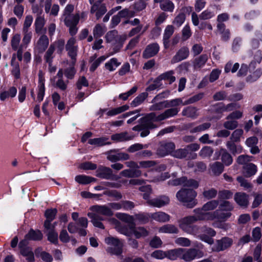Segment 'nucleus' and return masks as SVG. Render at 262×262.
I'll return each mask as SVG.
<instances>
[{
	"mask_svg": "<svg viewBox=\"0 0 262 262\" xmlns=\"http://www.w3.org/2000/svg\"><path fill=\"white\" fill-rule=\"evenodd\" d=\"M197 193L191 189L182 188L176 193L177 199L187 208H192L198 204Z\"/></svg>",
	"mask_w": 262,
	"mask_h": 262,
	"instance_id": "obj_1",
	"label": "nucleus"
},
{
	"mask_svg": "<svg viewBox=\"0 0 262 262\" xmlns=\"http://www.w3.org/2000/svg\"><path fill=\"white\" fill-rule=\"evenodd\" d=\"M159 122L161 121L159 119V115H157L155 112L148 113L140 118L139 123H142V125L144 128V130L141 132L140 136L142 137L147 136L150 133V129H155L158 127L155 122Z\"/></svg>",
	"mask_w": 262,
	"mask_h": 262,
	"instance_id": "obj_2",
	"label": "nucleus"
},
{
	"mask_svg": "<svg viewBox=\"0 0 262 262\" xmlns=\"http://www.w3.org/2000/svg\"><path fill=\"white\" fill-rule=\"evenodd\" d=\"M196 222L194 215L184 217L178 221L180 228L188 234L196 235L200 233V227L193 225Z\"/></svg>",
	"mask_w": 262,
	"mask_h": 262,
	"instance_id": "obj_3",
	"label": "nucleus"
},
{
	"mask_svg": "<svg viewBox=\"0 0 262 262\" xmlns=\"http://www.w3.org/2000/svg\"><path fill=\"white\" fill-rule=\"evenodd\" d=\"M105 243L110 246L106 251L112 255H119L122 253L123 243L118 238L108 236L104 239Z\"/></svg>",
	"mask_w": 262,
	"mask_h": 262,
	"instance_id": "obj_4",
	"label": "nucleus"
},
{
	"mask_svg": "<svg viewBox=\"0 0 262 262\" xmlns=\"http://www.w3.org/2000/svg\"><path fill=\"white\" fill-rule=\"evenodd\" d=\"M181 259L186 262H190L197 258H201L204 256L203 252L200 250L195 248L184 249L182 248Z\"/></svg>",
	"mask_w": 262,
	"mask_h": 262,
	"instance_id": "obj_5",
	"label": "nucleus"
},
{
	"mask_svg": "<svg viewBox=\"0 0 262 262\" xmlns=\"http://www.w3.org/2000/svg\"><path fill=\"white\" fill-rule=\"evenodd\" d=\"M64 25L69 28V33L71 35H74L77 32V25L78 24L80 16L78 13L68 16L62 17Z\"/></svg>",
	"mask_w": 262,
	"mask_h": 262,
	"instance_id": "obj_6",
	"label": "nucleus"
},
{
	"mask_svg": "<svg viewBox=\"0 0 262 262\" xmlns=\"http://www.w3.org/2000/svg\"><path fill=\"white\" fill-rule=\"evenodd\" d=\"M216 232L212 228L206 226L200 227V233L196 236L201 240L211 245L213 243V239L211 237L214 236Z\"/></svg>",
	"mask_w": 262,
	"mask_h": 262,
	"instance_id": "obj_7",
	"label": "nucleus"
},
{
	"mask_svg": "<svg viewBox=\"0 0 262 262\" xmlns=\"http://www.w3.org/2000/svg\"><path fill=\"white\" fill-rule=\"evenodd\" d=\"M176 146L172 142L162 141L159 143L156 150V154L160 157H165L172 153Z\"/></svg>",
	"mask_w": 262,
	"mask_h": 262,
	"instance_id": "obj_8",
	"label": "nucleus"
},
{
	"mask_svg": "<svg viewBox=\"0 0 262 262\" xmlns=\"http://www.w3.org/2000/svg\"><path fill=\"white\" fill-rule=\"evenodd\" d=\"M105 154L107 155V159L112 162H115L120 160H126L130 158L128 154L119 152L118 149L110 150Z\"/></svg>",
	"mask_w": 262,
	"mask_h": 262,
	"instance_id": "obj_9",
	"label": "nucleus"
},
{
	"mask_svg": "<svg viewBox=\"0 0 262 262\" xmlns=\"http://www.w3.org/2000/svg\"><path fill=\"white\" fill-rule=\"evenodd\" d=\"M96 172V176L102 179L112 180H117L119 179L118 176L114 175L112 169L107 167L99 166Z\"/></svg>",
	"mask_w": 262,
	"mask_h": 262,
	"instance_id": "obj_10",
	"label": "nucleus"
},
{
	"mask_svg": "<svg viewBox=\"0 0 262 262\" xmlns=\"http://www.w3.org/2000/svg\"><path fill=\"white\" fill-rule=\"evenodd\" d=\"M91 213L95 214L98 216H111L113 215V212L111 208L106 205H94L91 207Z\"/></svg>",
	"mask_w": 262,
	"mask_h": 262,
	"instance_id": "obj_11",
	"label": "nucleus"
},
{
	"mask_svg": "<svg viewBox=\"0 0 262 262\" xmlns=\"http://www.w3.org/2000/svg\"><path fill=\"white\" fill-rule=\"evenodd\" d=\"M170 199L166 195H160L148 201L147 204L150 206L160 208L169 203Z\"/></svg>",
	"mask_w": 262,
	"mask_h": 262,
	"instance_id": "obj_12",
	"label": "nucleus"
},
{
	"mask_svg": "<svg viewBox=\"0 0 262 262\" xmlns=\"http://www.w3.org/2000/svg\"><path fill=\"white\" fill-rule=\"evenodd\" d=\"M233 243L232 238L224 237L220 240H217L214 247V250L217 252L224 251L231 246Z\"/></svg>",
	"mask_w": 262,
	"mask_h": 262,
	"instance_id": "obj_13",
	"label": "nucleus"
},
{
	"mask_svg": "<svg viewBox=\"0 0 262 262\" xmlns=\"http://www.w3.org/2000/svg\"><path fill=\"white\" fill-rule=\"evenodd\" d=\"M189 55V50L188 47H183L181 48L172 57L170 62L174 64L184 59H186Z\"/></svg>",
	"mask_w": 262,
	"mask_h": 262,
	"instance_id": "obj_14",
	"label": "nucleus"
},
{
	"mask_svg": "<svg viewBox=\"0 0 262 262\" xmlns=\"http://www.w3.org/2000/svg\"><path fill=\"white\" fill-rule=\"evenodd\" d=\"M159 49L160 47L157 43H150L146 46L143 52L142 57L145 59L151 58L157 54Z\"/></svg>",
	"mask_w": 262,
	"mask_h": 262,
	"instance_id": "obj_15",
	"label": "nucleus"
},
{
	"mask_svg": "<svg viewBox=\"0 0 262 262\" xmlns=\"http://www.w3.org/2000/svg\"><path fill=\"white\" fill-rule=\"evenodd\" d=\"M107 10L104 4L100 2H96L92 6L91 13H96L97 19H99L103 15H104Z\"/></svg>",
	"mask_w": 262,
	"mask_h": 262,
	"instance_id": "obj_16",
	"label": "nucleus"
},
{
	"mask_svg": "<svg viewBox=\"0 0 262 262\" xmlns=\"http://www.w3.org/2000/svg\"><path fill=\"white\" fill-rule=\"evenodd\" d=\"M221 209H217L214 211L210 212V220L215 219L220 222H225L231 216V212H223Z\"/></svg>",
	"mask_w": 262,
	"mask_h": 262,
	"instance_id": "obj_17",
	"label": "nucleus"
},
{
	"mask_svg": "<svg viewBox=\"0 0 262 262\" xmlns=\"http://www.w3.org/2000/svg\"><path fill=\"white\" fill-rule=\"evenodd\" d=\"M116 216L118 219L127 223L128 228L130 230H133L135 229L136 224L134 222V215L133 216L124 213H118L116 214Z\"/></svg>",
	"mask_w": 262,
	"mask_h": 262,
	"instance_id": "obj_18",
	"label": "nucleus"
},
{
	"mask_svg": "<svg viewBox=\"0 0 262 262\" xmlns=\"http://www.w3.org/2000/svg\"><path fill=\"white\" fill-rule=\"evenodd\" d=\"M245 143L246 145L250 148V151L252 154H258L260 150L257 145L258 143V139L257 137L253 136L247 139Z\"/></svg>",
	"mask_w": 262,
	"mask_h": 262,
	"instance_id": "obj_19",
	"label": "nucleus"
},
{
	"mask_svg": "<svg viewBox=\"0 0 262 262\" xmlns=\"http://www.w3.org/2000/svg\"><path fill=\"white\" fill-rule=\"evenodd\" d=\"M49 44V40L48 37L45 34H42L37 41L36 48L39 53H43L47 49Z\"/></svg>",
	"mask_w": 262,
	"mask_h": 262,
	"instance_id": "obj_20",
	"label": "nucleus"
},
{
	"mask_svg": "<svg viewBox=\"0 0 262 262\" xmlns=\"http://www.w3.org/2000/svg\"><path fill=\"white\" fill-rule=\"evenodd\" d=\"M174 32V27L172 25H168L166 27L163 38L164 47L167 49L169 47V38Z\"/></svg>",
	"mask_w": 262,
	"mask_h": 262,
	"instance_id": "obj_21",
	"label": "nucleus"
},
{
	"mask_svg": "<svg viewBox=\"0 0 262 262\" xmlns=\"http://www.w3.org/2000/svg\"><path fill=\"white\" fill-rule=\"evenodd\" d=\"M182 115L186 117L195 119L199 116V114L198 109L196 107L189 106L183 109Z\"/></svg>",
	"mask_w": 262,
	"mask_h": 262,
	"instance_id": "obj_22",
	"label": "nucleus"
},
{
	"mask_svg": "<svg viewBox=\"0 0 262 262\" xmlns=\"http://www.w3.org/2000/svg\"><path fill=\"white\" fill-rule=\"evenodd\" d=\"M45 24V20L44 18L40 15H38L35 21V32L36 33H46L47 30L46 28H43Z\"/></svg>",
	"mask_w": 262,
	"mask_h": 262,
	"instance_id": "obj_23",
	"label": "nucleus"
},
{
	"mask_svg": "<svg viewBox=\"0 0 262 262\" xmlns=\"http://www.w3.org/2000/svg\"><path fill=\"white\" fill-rule=\"evenodd\" d=\"M151 219L158 222L165 223L168 222L170 217L164 212L158 211L151 213Z\"/></svg>",
	"mask_w": 262,
	"mask_h": 262,
	"instance_id": "obj_24",
	"label": "nucleus"
},
{
	"mask_svg": "<svg viewBox=\"0 0 262 262\" xmlns=\"http://www.w3.org/2000/svg\"><path fill=\"white\" fill-rule=\"evenodd\" d=\"M158 231L162 233L177 234L179 233V230L174 225L165 224L160 227L158 229Z\"/></svg>",
	"mask_w": 262,
	"mask_h": 262,
	"instance_id": "obj_25",
	"label": "nucleus"
},
{
	"mask_svg": "<svg viewBox=\"0 0 262 262\" xmlns=\"http://www.w3.org/2000/svg\"><path fill=\"white\" fill-rule=\"evenodd\" d=\"M257 170V166L252 163H247L243 168V173L246 177H250L254 175Z\"/></svg>",
	"mask_w": 262,
	"mask_h": 262,
	"instance_id": "obj_26",
	"label": "nucleus"
},
{
	"mask_svg": "<svg viewBox=\"0 0 262 262\" xmlns=\"http://www.w3.org/2000/svg\"><path fill=\"white\" fill-rule=\"evenodd\" d=\"M195 215L194 218L196 222L198 221L210 220V212H205L202 208H196L193 210Z\"/></svg>",
	"mask_w": 262,
	"mask_h": 262,
	"instance_id": "obj_27",
	"label": "nucleus"
},
{
	"mask_svg": "<svg viewBox=\"0 0 262 262\" xmlns=\"http://www.w3.org/2000/svg\"><path fill=\"white\" fill-rule=\"evenodd\" d=\"M182 252V249L181 248H178L166 251V258H167L168 259L171 260H174L178 258L181 259Z\"/></svg>",
	"mask_w": 262,
	"mask_h": 262,
	"instance_id": "obj_28",
	"label": "nucleus"
},
{
	"mask_svg": "<svg viewBox=\"0 0 262 262\" xmlns=\"http://www.w3.org/2000/svg\"><path fill=\"white\" fill-rule=\"evenodd\" d=\"M234 200L241 206L246 207L248 204V195L244 192H237L234 195Z\"/></svg>",
	"mask_w": 262,
	"mask_h": 262,
	"instance_id": "obj_29",
	"label": "nucleus"
},
{
	"mask_svg": "<svg viewBox=\"0 0 262 262\" xmlns=\"http://www.w3.org/2000/svg\"><path fill=\"white\" fill-rule=\"evenodd\" d=\"M68 230L71 233L78 232L80 236H85L87 234L86 230L83 228H80L77 223H70L68 226Z\"/></svg>",
	"mask_w": 262,
	"mask_h": 262,
	"instance_id": "obj_30",
	"label": "nucleus"
},
{
	"mask_svg": "<svg viewBox=\"0 0 262 262\" xmlns=\"http://www.w3.org/2000/svg\"><path fill=\"white\" fill-rule=\"evenodd\" d=\"M88 216L91 219V222L95 227L102 229H104V225L101 222V221H103L104 220L103 216H98L97 215L92 213H88Z\"/></svg>",
	"mask_w": 262,
	"mask_h": 262,
	"instance_id": "obj_31",
	"label": "nucleus"
},
{
	"mask_svg": "<svg viewBox=\"0 0 262 262\" xmlns=\"http://www.w3.org/2000/svg\"><path fill=\"white\" fill-rule=\"evenodd\" d=\"M179 112L177 108H170L166 110L163 113L159 114V119L161 122L170 117L176 116Z\"/></svg>",
	"mask_w": 262,
	"mask_h": 262,
	"instance_id": "obj_32",
	"label": "nucleus"
},
{
	"mask_svg": "<svg viewBox=\"0 0 262 262\" xmlns=\"http://www.w3.org/2000/svg\"><path fill=\"white\" fill-rule=\"evenodd\" d=\"M236 143L231 140H229L226 142L227 148L233 155L240 154L243 150L242 147L240 145L236 144Z\"/></svg>",
	"mask_w": 262,
	"mask_h": 262,
	"instance_id": "obj_33",
	"label": "nucleus"
},
{
	"mask_svg": "<svg viewBox=\"0 0 262 262\" xmlns=\"http://www.w3.org/2000/svg\"><path fill=\"white\" fill-rule=\"evenodd\" d=\"M219 154L221 156V160L226 166L231 165L233 162V159L231 155L224 148H221Z\"/></svg>",
	"mask_w": 262,
	"mask_h": 262,
	"instance_id": "obj_34",
	"label": "nucleus"
},
{
	"mask_svg": "<svg viewBox=\"0 0 262 262\" xmlns=\"http://www.w3.org/2000/svg\"><path fill=\"white\" fill-rule=\"evenodd\" d=\"M127 36L126 35H122L120 36L119 40H116L113 41L111 45L113 48V54L118 52L122 48L124 42L126 40Z\"/></svg>",
	"mask_w": 262,
	"mask_h": 262,
	"instance_id": "obj_35",
	"label": "nucleus"
},
{
	"mask_svg": "<svg viewBox=\"0 0 262 262\" xmlns=\"http://www.w3.org/2000/svg\"><path fill=\"white\" fill-rule=\"evenodd\" d=\"M174 74V71L172 70H170L161 74L157 78L158 79V80L160 81V82L162 80H167L169 81V84H171L176 80V77L175 76H173Z\"/></svg>",
	"mask_w": 262,
	"mask_h": 262,
	"instance_id": "obj_36",
	"label": "nucleus"
},
{
	"mask_svg": "<svg viewBox=\"0 0 262 262\" xmlns=\"http://www.w3.org/2000/svg\"><path fill=\"white\" fill-rule=\"evenodd\" d=\"M151 218V214L145 212H141L134 215L135 220L141 224H145L149 222Z\"/></svg>",
	"mask_w": 262,
	"mask_h": 262,
	"instance_id": "obj_37",
	"label": "nucleus"
},
{
	"mask_svg": "<svg viewBox=\"0 0 262 262\" xmlns=\"http://www.w3.org/2000/svg\"><path fill=\"white\" fill-rule=\"evenodd\" d=\"M133 136H129L127 132H122L119 134H116L112 135L111 139L118 142L128 141L133 139Z\"/></svg>",
	"mask_w": 262,
	"mask_h": 262,
	"instance_id": "obj_38",
	"label": "nucleus"
},
{
	"mask_svg": "<svg viewBox=\"0 0 262 262\" xmlns=\"http://www.w3.org/2000/svg\"><path fill=\"white\" fill-rule=\"evenodd\" d=\"M208 60L206 54H202L194 60L193 65L195 69H199L203 67Z\"/></svg>",
	"mask_w": 262,
	"mask_h": 262,
	"instance_id": "obj_39",
	"label": "nucleus"
},
{
	"mask_svg": "<svg viewBox=\"0 0 262 262\" xmlns=\"http://www.w3.org/2000/svg\"><path fill=\"white\" fill-rule=\"evenodd\" d=\"M11 65L13 67L12 70V73L16 79H18L20 77V68L19 63L16 61V55L14 54L11 61Z\"/></svg>",
	"mask_w": 262,
	"mask_h": 262,
	"instance_id": "obj_40",
	"label": "nucleus"
},
{
	"mask_svg": "<svg viewBox=\"0 0 262 262\" xmlns=\"http://www.w3.org/2000/svg\"><path fill=\"white\" fill-rule=\"evenodd\" d=\"M120 173L125 177L135 178L140 177L141 175V171L137 168L129 169L122 170Z\"/></svg>",
	"mask_w": 262,
	"mask_h": 262,
	"instance_id": "obj_41",
	"label": "nucleus"
},
{
	"mask_svg": "<svg viewBox=\"0 0 262 262\" xmlns=\"http://www.w3.org/2000/svg\"><path fill=\"white\" fill-rule=\"evenodd\" d=\"M43 235L40 230H34L31 229L26 235V238L29 240L40 241L42 238Z\"/></svg>",
	"mask_w": 262,
	"mask_h": 262,
	"instance_id": "obj_42",
	"label": "nucleus"
},
{
	"mask_svg": "<svg viewBox=\"0 0 262 262\" xmlns=\"http://www.w3.org/2000/svg\"><path fill=\"white\" fill-rule=\"evenodd\" d=\"M108 138L106 137H101L90 139L88 143L90 144L102 146L107 144H110L111 142H107Z\"/></svg>",
	"mask_w": 262,
	"mask_h": 262,
	"instance_id": "obj_43",
	"label": "nucleus"
},
{
	"mask_svg": "<svg viewBox=\"0 0 262 262\" xmlns=\"http://www.w3.org/2000/svg\"><path fill=\"white\" fill-rule=\"evenodd\" d=\"M148 94L147 92H143L137 96L131 102L132 107H136L142 104L147 98Z\"/></svg>",
	"mask_w": 262,
	"mask_h": 262,
	"instance_id": "obj_44",
	"label": "nucleus"
},
{
	"mask_svg": "<svg viewBox=\"0 0 262 262\" xmlns=\"http://www.w3.org/2000/svg\"><path fill=\"white\" fill-rule=\"evenodd\" d=\"M120 35H118V32L116 30L108 31L105 35V38L107 43H112L115 40H119L120 38Z\"/></svg>",
	"mask_w": 262,
	"mask_h": 262,
	"instance_id": "obj_45",
	"label": "nucleus"
},
{
	"mask_svg": "<svg viewBox=\"0 0 262 262\" xmlns=\"http://www.w3.org/2000/svg\"><path fill=\"white\" fill-rule=\"evenodd\" d=\"M75 180L77 183L81 184H88L96 180L94 178L84 175L77 176Z\"/></svg>",
	"mask_w": 262,
	"mask_h": 262,
	"instance_id": "obj_46",
	"label": "nucleus"
},
{
	"mask_svg": "<svg viewBox=\"0 0 262 262\" xmlns=\"http://www.w3.org/2000/svg\"><path fill=\"white\" fill-rule=\"evenodd\" d=\"M152 104L149 107V110L150 111H160L167 107V101L166 100L151 102Z\"/></svg>",
	"mask_w": 262,
	"mask_h": 262,
	"instance_id": "obj_47",
	"label": "nucleus"
},
{
	"mask_svg": "<svg viewBox=\"0 0 262 262\" xmlns=\"http://www.w3.org/2000/svg\"><path fill=\"white\" fill-rule=\"evenodd\" d=\"M210 166L212 172L216 176L220 175L224 170V165L220 162H215Z\"/></svg>",
	"mask_w": 262,
	"mask_h": 262,
	"instance_id": "obj_48",
	"label": "nucleus"
},
{
	"mask_svg": "<svg viewBox=\"0 0 262 262\" xmlns=\"http://www.w3.org/2000/svg\"><path fill=\"white\" fill-rule=\"evenodd\" d=\"M171 155L173 157L178 159H181L185 158L188 155V149H186L185 147L184 148H179L175 150L174 149Z\"/></svg>",
	"mask_w": 262,
	"mask_h": 262,
	"instance_id": "obj_49",
	"label": "nucleus"
},
{
	"mask_svg": "<svg viewBox=\"0 0 262 262\" xmlns=\"http://www.w3.org/2000/svg\"><path fill=\"white\" fill-rule=\"evenodd\" d=\"M243 134L244 131L242 129H236L232 133L229 140L238 143L240 142Z\"/></svg>",
	"mask_w": 262,
	"mask_h": 262,
	"instance_id": "obj_50",
	"label": "nucleus"
},
{
	"mask_svg": "<svg viewBox=\"0 0 262 262\" xmlns=\"http://www.w3.org/2000/svg\"><path fill=\"white\" fill-rule=\"evenodd\" d=\"M132 231L136 238H139L141 237H146L148 235L149 232L145 228L140 227L137 228H135Z\"/></svg>",
	"mask_w": 262,
	"mask_h": 262,
	"instance_id": "obj_51",
	"label": "nucleus"
},
{
	"mask_svg": "<svg viewBox=\"0 0 262 262\" xmlns=\"http://www.w3.org/2000/svg\"><path fill=\"white\" fill-rule=\"evenodd\" d=\"M219 205V201L216 200H213L205 203L202 206V209L204 210V211L213 210L216 208Z\"/></svg>",
	"mask_w": 262,
	"mask_h": 262,
	"instance_id": "obj_52",
	"label": "nucleus"
},
{
	"mask_svg": "<svg viewBox=\"0 0 262 262\" xmlns=\"http://www.w3.org/2000/svg\"><path fill=\"white\" fill-rule=\"evenodd\" d=\"M121 64L116 58H113L105 64V68L110 71L115 70Z\"/></svg>",
	"mask_w": 262,
	"mask_h": 262,
	"instance_id": "obj_53",
	"label": "nucleus"
},
{
	"mask_svg": "<svg viewBox=\"0 0 262 262\" xmlns=\"http://www.w3.org/2000/svg\"><path fill=\"white\" fill-rule=\"evenodd\" d=\"M160 7L163 11L172 12L174 8V5L169 0H163L161 5H160Z\"/></svg>",
	"mask_w": 262,
	"mask_h": 262,
	"instance_id": "obj_54",
	"label": "nucleus"
},
{
	"mask_svg": "<svg viewBox=\"0 0 262 262\" xmlns=\"http://www.w3.org/2000/svg\"><path fill=\"white\" fill-rule=\"evenodd\" d=\"M103 194L113 198L116 201H118L122 198L121 192L116 190H106L103 192Z\"/></svg>",
	"mask_w": 262,
	"mask_h": 262,
	"instance_id": "obj_55",
	"label": "nucleus"
},
{
	"mask_svg": "<svg viewBox=\"0 0 262 262\" xmlns=\"http://www.w3.org/2000/svg\"><path fill=\"white\" fill-rule=\"evenodd\" d=\"M75 62H72L70 67L64 70V74L66 77L69 79H72L74 78L76 74V70L74 68Z\"/></svg>",
	"mask_w": 262,
	"mask_h": 262,
	"instance_id": "obj_56",
	"label": "nucleus"
},
{
	"mask_svg": "<svg viewBox=\"0 0 262 262\" xmlns=\"http://www.w3.org/2000/svg\"><path fill=\"white\" fill-rule=\"evenodd\" d=\"M129 109V106L127 105H124L123 106L114 108L107 113L108 116H112L120 114Z\"/></svg>",
	"mask_w": 262,
	"mask_h": 262,
	"instance_id": "obj_57",
	"label": "nucleus"
},
{
	"mask_svg": "<svg viewBox=\"0 0 262 262\" xmlns=\"http://www.w3.org/2000/svg\"><path fill=\"white\" fill-rule=\"evenodd\" d=\"M20 38V35L19 34H15L12 36L11 40V46L14 51L18 50Z\"/></svg>",
	"mask_w": 262,
	"mask_h": 262,
	"instance_id": "obj_58",
	"label": "nucleus"
},
{
	"mask_svg": "<svg viewBox=\"0 0 262 262\" xmlns=\"http://www.w3.org/2000/svg\"><path fill=\"white\" fill-rule=\"evenodd\" d=\"M105 30L104 27L100 24H97L93 29V35L95 38H98L102 36Z\"/></svg>",
	"mask_w": 262,
	"mask_h": 262,
	"instance_id": "obj_59",
	"label": "nucleus"
},
{
	"mask_svg": "<svg viewBox=\"0 0 262 262\" xmlns=\"http://www.w3.org/2000/svg\"><path fill=\"white\" fill-rule=\"evenodd\" d=\"M211 126V123L209 122H206L203 124H201L193 128H192L190 130V133H195L198 132H201L204 130H206L209 128Z\"/></svg>",
	"mask_w": 262,
	"mask_h": 262,
	"instance_id": "obj_60",
	"label": "nucleus"
},
{
	"mask_svg": "<svg viewBox=\"0 0 262 262\" xmlns=\"http://www.w3.org/2000/svg\"><path fill=\"white\" fill-rule=\"evenodd\" d=\"M262 72L260 69L256 70L252 74L249 75L246 78L248 82H253L256 81L261 75Z\"/></svg>",
	"mask_w": 262,
	"mask_h": 262,
	"instance_id": "obj_61",
	"label": "nucleus"
},
{
	"mask_svg": "<svg viewBox=\"0 0 262 262\" xmlns=\"http://www.w3.org/2000/svg\"><path fill=\"white\" fill-rule=\"evenodd\" d=\"M204 96V94L203 93H200L199 94H197L190 98H189L188 99L186 100L184 103H183V105H188L189 104H192L193 103H195L201 99H202Z\"/></svg>",
	"mask_w": 262,
	"mask_h": 262,
	"instance_id": "obj_62",
	"label": "nucleus"
},
{
	"mask_svg": "<svg viewBox=\"0 0 262 262\" xmlns=\"http://www.w3.org/2000/svg\"><path fill=\"white\" fill-rule=\"evenodd\" d=\"M253 157L252 156H248L247 155H243L239 156L237 159L236 162L240 165H245L249 162L252 161Z\"/></svg>",
	"mask_w": 262,
	"mask_h": 262,
	"instance_id": "obj_63",
	"label": "nucleus"
},
{
	"mask_svg": "<svg viewBox=\"0 0 262 262\" xmlns=\"http://www.w3.org/2000/svg\"><path fill=\"white\" fill-rule=\"evenodd\" d=\"M233 192L228 190H223L219 191L218 198L219 200L225 201L232 197Z\"/></svg>",
	"mask_w": 262,
	"mask_h": 262,
	"instance_id": "obj_64",
	"label": "nucleus"
}]
</instances>
